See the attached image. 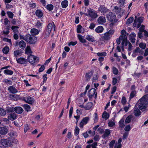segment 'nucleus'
<instances>
[{"label":"nucleus","instance_id":"20","mask_svg":"<svg viewBox=\"0 0 148 148\" xmlns=\"http://www.w3.org/2000/svg\"><path fill=\"white\" fill-rule=\"evenodd\" d=\"M86 39L90 42H94L96 41L94 37L91 35H87L86 37Z\"/></svg>","mask_w":148,"mask_h":148},{"label":"nucleus","instance_id":"10","mask_svg":"<svg viewBox=\"0 0 148 148\" xmlns=\"http://www.w3.org/2000/svg\"><path fill=\"white\" fill-rule=\"evenodd\" d=\"M98 10L101 13L105 14L109 10L104 5H100Z\"/></svg>","mask_w":148,"mask_h":148},{"label":"nucleus","instance_id":"36","mask_svg":"<svg viewBox=\"0 0 148 148\" xmlns=\"http://www.w3.org/2000/svg\"><path fill=\"white\" fill-rule=\"evenodd\" d=\"M6 114L5 110L0 108V115L2 116H5Z\"/></svg>","mask_w":148,"mask_h":148},{"label":"nucleus","instance_id":"62","mask_svg":"<svg viewBox=\"0 0 148 148\" xmlns=\"http://www.w3.org/2000/svg\"><path fill=\"white\" fill-rule=\"evenodd\" d=\"M118 81L117 79L115 77H113L112 78V84L113 85H115Z\"/></svg>","mask_w":148,"mask_h":148},{"label":"nucleus","instance_id":"11","mask_svg":"<svg viewBox=\"0 0 148 148\" xmlns=\"http://www.w3.org/2000/svg\"><path fill=\"white\" fill-rule=\"evenodd\" d=\"M17 115L14 112L9 114L8 116V119L11 121H13L17 118Z\"/></svg>","mask_w":148,"mask_h":148},{"label":"nucleus","instance_id":"56","mask_svg":"<svg viewBox=\"0 0 148 148\" xmlns=\"http://www.w3.org/2000/svg\"><path fill=\"white\" fill-rule=\"evenodd\" d=\"M36 7V4L34 3H31L29 4V7L32 8H35Z\"/></svg>","mask_w":148,"mask_h":148},{"label":"nucleus","instance_id":"7","mask_svg":"<svg viewBox=\"0 0 148 148\" xmlns=\"http://www.w3.org/2000/svg\"><path fill=\"white\" fill-rule=\"evenodd\" d=\"M23 100L29 104H32L34 103V99L33 97H31L30 96H28L26 97V98L24 97Z\"/></svg>","mask_w":148,"mask_h":148},{"label":"nucleus","instance_id":"4","mask_svg":"<svg viewBox=\"0 0 148 148\" xmlns=\"http://www.w3.org/2000/svg\"><path fill=\"white\" fill-rule=\"evenodd\" d=\"M27 60L30 63L33 65H34L35 62H38V58L32 55H30L28 57Z\"/></svg>","mask_w":148,"mask_h":148},{"label":"nucleus","instance_id":"23","mask_svg":"<svg viewBox=\"0 0 148 148\" xmlns=\"http://www.w3.org/2000/svg\"><path fill=\"white\" fill-rule=\"evenodd\" d=\"M78 38L79 41L83 43H84L86 42L85 39L83 36L80 34H78L77 36Z\"/></svg>","mask_w":148,"mask_h":148},{"label":"nucleus","instance_id":"9","mask_svg":"<svg viewBox=\"0 0 148 148\" xmlns=\"http://www.w3.org/2000/svg\"><path fill=\"white\" fill-rule=\"evenodd\" d=\"M136 120L135 117L132 115H130L126 118L125 122V123H128L131 121H134Z\"/></svg>","mask_w":148,"mask_h":148},{"label":"nucleus","instance_id":"50","mask_svg":"<svg viewBox=\"0 0 148 148\" xmlns=\"http://www.w3.org/2000/svg\"><path fill=\"white\" fill-rule=\"evenodd\" d=\"M3 82L6 84H9V85H11L12 84V82L9 80L7 79H5L3 81Z\"/></svg>","mask_w":148,"mask_h":148},{"label":"nucleus","instance_id":"38","mask_svg":"<svg viewBox=\"0 0 148 148\" xmlns=\"http://www.w3.org/2000/svg\"><path fill=\"white\" fill-rule=\"evenodd\" d=\"M102 117L104 118L105 119L107 120L109 117V115L107 113L106 111H104L102 114Z\"/></svg>","mask_w":148,"mask_h":148},{"label":"nucleus","instance_id":"40","mask_svg":"<svg viewBox=\"0 0 148 148\" xmlns=\"http://www.w3.org/2000/svg\"><path fill=\"white\" fill-rule=\"evenodd\" d=\"M53 28V26L52 24L50 23L48 25L47 28L46 29L47 30L49 31L50 32L51 31Z\"/></svg>","mask_w":148,"mask_h":148},{"label":"nucleus","instance_id":"22","mask_svg":"<svg viewBox=\"0 0 148 148\" xmlns=\"http://www.w3.org/2000/svg\"><path fill=\"white\" fill-rule=\"evenodd\" d=\"M93 72L91 71L86 73L85 77L88 80H90L93 74Z\"/></svg>","mask_w":148,"mask_h":148},{"label":"nucleus","instance_id":"15","mask_svg":"<svg viewBox=\"0 0 148 148\" xmlns=\"http://www.w3.org/2000/svg\"><path fill=\"white\" fill-rule=\"evenodd\" d=\"M8 90L9 92L12 94H15L17 92L18 90L14 86H9L8 88Z\"/></svg>","mask_w":148,"mask_h":148},{"label":"nucleus","instance_id":"1","mask_svg":"<svg viewBox=\"0 0 148 148\" xmlns=\"http://www.w3.org/2000/svg\"><path fill=\"white\" fill-rule=\"evenodd\" d=\"M148 104V94L143 96L138 101L134 107V114L135 116H138L141 115L140 110L142 111L147 112V108Z\"/></svg>","mask_w":148,"mask_h":148},{"label":"nucleus","instance_id":"60","mask_svg":"<svg viewBox=\"0 0 148 148\" xmlns=\"http://www.w3.org/2000/svg\"><path fill=\"white\" fill-rule=\"evenodd\" d=\"M114 30L113 29H110L109 31H108L107 33H108V34L110 36V37H112V36L114 33Z\"/></svg>","mask_w":148,"mask_h":148},{"label":"nucleus","instance_id":"54","mask_svg":"<svg viewBox=\"0 0 148 148\" xmlns=\"http://www.w3.org/2000/svg\"><path fill=\"white\" fill-rule=\"evenodd\" d=\"M115 143V140H112L110 143L109 146L110 148H113L114 146V145Z\"/></svg>","mask_w":148,"mask_h":148},{"label":"nucleus","instance_id":"24","mask_svg":"<svg viewBox=\"0 0 148 148\" xmlns=\"http://www.w3.org/2000/svg\"><path fill=\"white\" fill-rule=\"evenodd\" d=\"M103 27L101 26H98L95 29V32L98 33H101L103 31Z\"/></svg>","mask_w":148,"mask_h":148},{"label":"nucleus","instance_id":"31","mask_svg":"<svg viewBox=\"0 0 148 148\" xmlns=\"http://www.w3.org/2000/svg\"><path fill=\"white\" fill-rule=\"evenodd\" d=\"M92 106V102H88L87 103L85 106V109L89 110L90 109Z\"/></svg>","mask_w":148,"mask_h":148},{"label":"nucleus","instance_id":"26","mask_svg":"<svg viewBox=\"0 0 148 148\" xmlns=\"http://www.w3.org/2000/svg\"><path fill=\"white\" fill-rule=\"evenodd\" d=\"M124 122V119H121L119 122V127L121 130H122L125 126Z\"/></svg>","mask_w":148,"mask_h":148},{"label":"nucleus","instance_id":"30","mask_svg":"<svg viewBox=\"0 0 148 148\" xmlns=\"http://www.w3.org/2000/svg\"><path fill=\"white\" fill-rule=\"evenodd\" d=\"M68 2L67 0H64L61 3L62 7L63 8H66L68 5Z\"/></svg>","mask_w":148,"mask_h":148},{"label":"nucleus","instance_id":"61","mask_svg":"<svg viewBox=\"0 0 148 148\" xmlns=\"http://www.w3.org/2000/svg\"><path fill=\"white\" fill-rule=\"evenodd\" d=\"M77 43V42L76 41L75 42H73L71 41L69 42L68 44V45L69 46H70L71 45H72L73 46H74Z\"/></svg>","mask_w":148,"mask_h":148},{"label":"nucleus","instance_id":"35","mask_svg":"<svg viewBox=\"0 0 148 148\" xmlns=\"http://www.w3.org/2000/svg\"><path fill=\"white\" fill-rule=\"evenodd\" d=\"M134 20V18L133 17H130L127 20L126 22V25H128L131 23H132Z\"/></svg>","mask_w":148,"mask_h":148},{"label":"nucleus","instance_id":"59","mask_svg":"<svg viewBox=\"0 0 148 148\" xmlns=\"http://www.w3.org/2000/svg\"><path fill=\"white\" fill-rule=\"evenodd\" d=\"M113 73L115 75H117L118 73L117 69L115 67H113Z\"/></svg>","mask_w":148,"mask_h":148},{"label":"nucleus","instance_id":"43","mask_svg":"<svg viewBox=\"0 0 148 148\" xmlns=\"http://www.w3.org/2000/svg\"><path fill=\"white\" fill-rule=\"evenodd\" d=\"M9 50V47H8L6 46L3 49V52L5 54L8 53Z\"/></svg>","mask_w":148,"mask_h":148},{"label":"nucleus","instance_id":"37","mask_svg":"<svg viewBox=\"0 0 148 148\" xmlns=\"http://www.w3.org/2000/svg\"><path fill=\"white\" fill-rule=\"evenodd\" d=\"M24 109L27 112L29 111L30 109V107L29 105L27 104H25L23 105Z\"/></svg>","mask_w":148,"mask_h":148},{"label":"nucleus","instance_id":"63","mask_svg":"<svg viewBox=\"0 0 148 148\" xmlns=\"http://www.w3.org/2000/svg\"><path fill=\"white\" fill-rule=\"evenodd\" d=\"M97 131L101 134H102L104 131L103 129L101 127L98 128Z\"/></svg>","mask_w":148,"mask_h":148},{"label":"nucleus","instance_id":"45","mask_svg":"<svg viewBox=\"0 0 148 148\" xmlns=\"http://www.w3.org/2000/svg\"><path fill=\"white\" fill-rule=\"evenodd\" d=\"M7 14L9 18H13L14 14L12 12L10 11H8L7 12Z\"/></svg>","mask_w":148,"mask_h":148},{"label":"nucleus","instance_id":"18","mask_svg":"<svg viewBox=\"0 0 148 148\" xmlns=\"http://www.w3.org/2000/svg\"><path fill=\"white\" fill-rule=\"evenodd\" d=\"M14 111L17 113L21 114L23 111V108L20 107H16L14 108Z\"/></svg>","mask_w":148,"mask_h":148},{"label":"nucleus","instance_id":"64","mask_svg":"<svg viewBox=\"0 0 148 148\" xmlns=\"http://www.w3.org/2000/svg\"><path fill=\"white\" fill-rule=\"evenodd\" d=\"M125 0H119V3L121 7H123L125 3Z\"/></svg>","mask_w":148,"mask_h":148},{"label":"nucleus","instance_id":"46","mask_svg":"<svg viewBox=\"0 0 148 148\" xmlns=\"http://www.w3.org/2000/svg\"><path fill=\"white\" fill-rule=\"evenodd\" d=\"M79 129L78 127L76 126L74 130L75 135L76 136L79 133Z\"/></svg>","mask_w":148,"mask_h":148},{"label":"nucleus","instance_id":"48","mask_svg":"<svg viewBox=\"0 0 148 148\" xmlns=\"http://www.w3.org/2000/svg\"><path fill=\"white\" fill-rule=\"evenodd\" d=\"M139 47L143 49H145L146 47V45L144 43H140L139 44Z\"/></svg>","mask_w":148,"mask_h":148},{"label":"nucleus","instance_id":"13","mask_svg":"<svg viewBox=\"0 0 148 148\" xmlns=\"http://www.w3.org/2000/svg\"><path fill=\"white\" fill-rule=\"evenodd\" d=\"M8 129L5 127H0V134L1 135H5L8 132Z\"/></svg>","mask_w":148,"mask_h":148},{"label":"nucleus","instance_id":"47","mask_svg":"<svg viewBox=\"0 0 148 148\" xmlns=\"http://www.w3.org/2000/svg\"><path fill=\"white\" fill-rule=\"evenodd\" d=\"M53 6L52 4H48L47 5V9L49 11H51L53 9Z\"/></svg>","mask_w":148,"mask_h":148},{"label":"nucleus","instance_id":"42","mask_svg":"<svg viewBox=\"0 0 148 148\" xmlns=\"http://www.w3.org/2000/svg\"><path fill=\"white\" fill-rule=\"evenodd\" d=\"M21 51L18 50H16L14 52V56L15 57L17 56H21Z\"/></svg>","mask_w":148,"mask_h":148},{"label":"nucleus","instance_id":"14","mask_svg":"<svg viewBox=\"0 0 148 148\" xmlns=\"http://www.w3.org/2000/svg\"><path fill=\"white\" fill-rule=\"evenodd\" d=\"M104 134L102 136V137L103 138H106L108 137L110 134L111 133L110 130L108 129L105 130L104 131Z\"/></svg>","mask_w":148,"mask_h":148},{"label":"nucleus","instance_id":"57","mask_svg":"<svg viewBox=\"0 0 148 148\" xmlns=\"http://www.w3.org/2000/svg\"><path fill=\"white\" fill-rule=\"evenodd\" d=\"M47 74H45L43 75V82H42V84H44L45 82L47 80Z\"/></svg>","mask_w":148,"mask_h":148},{"label":"nucleus","instance_id":"25","mask_svg":"<svg viewBox=\"0 0 148 148\" xmlns=\"http://www.w3.org/2000/svg\"><path fill=\"white\" fill-rule=\"evenodd\" d=\"M19 47L22 49H24L25 47L26 44L25 42L23 40L21 41L18 44Z\"/></svg>","mask_w":148,"mask_h":148},{"label":"nucleus","instance_id":"16","mask_svg":"<svg viewBox=\"0 0 148 148\" xmlns=\"http://www.w3.org/2000/svg\"><path fill=\"white\" fill-rule=\"evenodd\" d=\"M111 37L107 32L105 33L103 35L101 36V38L103 40H107L110 38Z\"/></svg>","mask_w":148,"mask_h":148},{"label":"nucleus","instance_id":"5","mask_svg":"<svg viewBox=\"0 0 148 148\" xmlns=\"http://www.w3.org/2000/svg\"><path fill=\"white\" fill-rule=\"evenodd\" d=\"M88 14L87 13L85 14L88 16L92 18H95L97 17V14L95 13V11H93V9L89 8L88 10Z\"/></svg>","mask_w":148,"mask_h":148},{"label":"nucleus","instance_id":"29","mask_svg":"<svg viewBox=\"0 0 148 148\" xmlns=\"http://www.w3.org/2000/svg\"><path fill=\"white\" fill-rule=\"evenodd\" d=\"M30 32L32 35L34 36L37 35L39 33V32L36 29H31Z\"/></svg>","mask_w":148,"mask_h":148},{"label":"nucleus","instance_id":"58","mask_svg":"<svg viewBox=\"0 0 148 148\" xmlns=\"http://www.w3.org/2000/svg\"><path fill=\"white\" fill-rule=\"evenodd\" d=\"M143 20L144 18L141 16L138 18L137 21L138 23H141L143 22Z\"/></svg>","mask_w":148,"mask_h":148},{"label":"nucleus","instance_id":"41","mask_svg":"<svg viewBox=\"0 0 148 148\" xmlns=\"http://www.w3.org/2000/svg\"><path fill=\"white\" fill-rule=\"evenodd\" d=\"M122 45L124 46V45L125 46H127L128 45V42L127 38L126 37L121 42Z\"/></svg>","mask_w":148,"mask_h":148},{"label":"nucleus","instance_id":"3","mask_svg":"<svg viewBox=\"0 0 148 148\" xmlns=\"http://www.w3.org/2000/svg\"><path fill=\"white\" fill-rule=\"evenodd\" d=\"M26 41L31 44H34L37 41V38L34 36L29 34L25 35Z\"/></svg>","mask_w":148,"mask_h":148},{"label":"nucleus","instance_id":"6","mask_svg":"<svg viewBox=\"0 0 148 148\" xmlns=\"http://www.w3.org/2000/svg\"><path fill=\"white\" fill-rule=\"evenodd\" d=\"M96 90L94 88L91 89L88 91V96L89 97V100H91L92 97L94 95H95V98H97V94L96 93L95 94Z\"/></svg>","mask_w":148,"mask_h":148},{"label":"nucleus","instance_id":"12","mask_svg":"<svg viewBox=\"0 0 148 148\" xmlns=\"http://www.w3.org/2000/svg\"><path fill=\"white\" fill-rule=\"evenodd\" d=\"M16 61L18 63L21 64H26L27 62V59L24 58H20L16 59Z\"/></svg>","mask_w":148,"mask_h":148},{"label":"nucleus","instance_id":"17","mask_svg":"<svg viewBox=\"0 0 148 148\" xmlns=\"http://www.w3.org/2000/svg\"><path fill=\"white\" fill-rule=\"evenodd\" d=\"M9 140L7 139H3L1 140V144L5 147H8L10 145Z\"/></svg>","mask_w":148,"mask_h":148},{"label":"nucleus","instance_id":"8","mask_svg":"<svg viewBox=\"0 0 148 148\" xmlns=\"http://www.w3.org/2000/svg\"><path fill=\"white\" fill-rule=\"evenodd\" d=\"M88 117H85L83 119L79 124V127L81 128H83L84 125L86 124L89 120Z\"/></svg>","mask_w":148,"mask_h":148},{"label":"nucleus","instance_id":"28","mask_svg":"<svg viewBox=\"0 0 148 148\" xmlns=\"http://www.w3.org/2000/svg\"><path fill=\"white\" fill-rule=\"evenodd\" d=\"M32 53V52L31 50L30 47L29 46H27L25 49V53L27 55H31Z\"/></svg>","mask_w":148,"mask_h":148},{"label":"nucleus","instance_id":"34","mask_svg":"<svg viewBox=\"0 0 148 148\" xmlns=\"http://www.w3.org/2000/svg\"><path fill=\"white\" fill-rule=\"evenodd\" d=\"M14 108L12 107H7L6 109V111L7 113L11 112H14Z\"/></svg>","mask_w":148,"mask_h":148},{"label":"nucleus","instance_id":"55","mask_svg":"<svg viewBox=\"0 0 148 148\" xmlns=\"http://www.w3.org/2000/svg\"><path fill=\"white\" fill-rule=\"evenodd\" d=\"M130 130L131 127L129 125H126L124 128V130L126 132L130 131Z\"/></svg>","mask_w":148,"mask_h":148},{"label":"nucleus","instance_id":"52","mask_svg":"<svg viewBox=\"0 0 148 148\" xmlns=\"http://www.w3.org/2000/svg\"><path fill=\"white\" fill-rule=\"evenodd\" d=\"M97 55L99 56H106V53L105 52L102 53H97Z\"/></svg>","mask_w":148,"mask_h":148},{"label":"nucleus","instance_id":"33","mask_svg":"<svg viewBox=\"0 0 148 148\" xmlns=\"http://www.w3.org/2000/svg\"><path fill=\"white\" fill-rule=\"evenodd\" d=\"M4 73L6 75H11L13 74V72L12 70L6 69L4 70Z\"/></svg>","mask_w":148,"mask_h":148},{"label":"nucleus","instance_id":"32","mask_svg":"<svg viewBox=\"0 0 148 148\" xmlns=\"http://www.w3.org/2000/svg\"><path fill=\"white\" fill-rule=\"evenodd\" d=\"M136 91H132L130 93V97H129V99L131 100L135 96H136Z\"/></svg>","mask_w":148,"mask_h":148},{"label":"nucleus","instance_id":"53","mask_svg":"<svg viewBox=\"0 0 148 148\" xmlns=\"http://www.w3.org/2000/svg\"><path fill=\"white\" fill-rule=\"evenodd\" d=\"M73 108L71 106L69 110V116L70 118H71L73 114Z\"/></svg>","mask_w":148,"mask_h":148},{"label":"nucleus","instance_id":"19","mask_svg":"<svg viewBox=\"0 0 148 148\" xmlns=\"http://www.w3.org/2000/svg\"><path fill=\"white\" fill-rule=\"evenodd\" d=\"M36 15L39 18L42 17L43 15V13L40 10H37L35 12Z\"/></svg>","mask_w":148,"mask_h":148},{"label":"nucleus","instance_id":"21","mask_svg":"<svg viewBox=\"0 0 148 148\" xmlns=\"http://www.w3.org/2000/svg\"><path fill=\"white\" fill-rule=\"evenodd\" d=\"M106 19L103 16H100L98 19L97 21L98 23L100 24H103L105 22Z\"/></svg>","mask_w":148,"mask_h":148},{"label":"nucleus","instance_id":"51","mask_svg":"<svg viewBox=\"0 0 148 148\" xmlns=\"http://www.w3.org/2000/svg\"><path fill=\"white\" fill-rule=\"evenodd\" d=\"M145 26L144 25H142L139 29V31L140 32H144L146 30L145 29Z\"/></svg>","mask_w":148,"mask_h":148},{"label":"nucleus","instance_id":"27","mask_svg":"<svg viewBox=\"0 0 148 148\" xmlns=\"http://www.w3.org/2000/svg\"><path fill=\"white\" fill-rule=\"evenodd\" d=\"M51 32L45 29L43 33V36H44V39H46L48 38Z\"/></svg>","mask_w":148,"mask_h":148},{"label":"nucleus","instance_id":"44","mask_svg":"<svg viewBox=\"0 0 148 148\" xmlns=\"http://www.w3.org/2000/svg\"><path fill=\"white\" fill-rule=\"evenodd\" d=\"M82 28V26L80 25H79L77 26V32L78 33H82L81 29Z\"/></svg>","mask_w":148,"mask_h":148},{"label":"nucleus","instance_id":"2","mask_svg":"<svg viewBox=\"0 0 148 148\" xmlns=\"http://www.w3.org/2000/svg\"><path fill=\"white\" fill-rule=\"evenodd\" d=\"M107 19L112 23L110 24V26L112 27L114 23H116L117 20L116 19V15L114 13L112 12H109L107 14Z\"/></svg>","mask_w":148,"mask_h":148},{"label":"nucleus","instance_id":"39","mask_svg":"<svg viewBox=\"0 0 148 148\" xmlns=\"http://www.w3.org/2000/svg\"><path fill=\"white\" fill-rule=\"evenodd\" d=\"M18 27L17 26H12L11 27V29L14 33H17L18 32V31L17 29L18 28Z\"/></svg>","mask_w":148,"mask_h":148},{"label":"nucleus","instance_id":"49","mask_svg":"<svg viewBox=\"0 0 148 148\" xmlns=\"http://www.w3.org/2000/svg\"><path fill=\"white\" fill-rule=\"evenodd\" d=\"M127 100L125 97L123 96L122 97L121 99V103L123 105L125 104Z\"/></svg>","mask_w":148,"mask_h":148}]
</instances>
